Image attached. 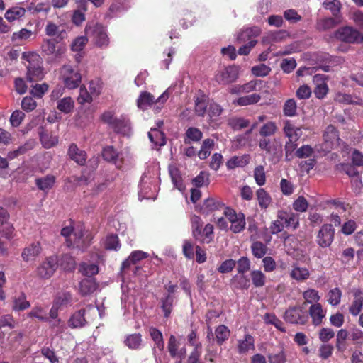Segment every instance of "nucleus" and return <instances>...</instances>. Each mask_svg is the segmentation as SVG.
Segmentation results:
<instances>
[{
  "label": "nucleus",
  "mask_w": 363,
  "mask_h": 363,
  "mask_svg": "<svg viewBox=\"0 0 363 363\" xmlns=\"http://www.w3.org/2000/svg\"><path fill=\"white\" fill-rule=\"evenodd\" d=\"M98 284L93 277H87L79 283V290L82 296H86L94 293L98 289Z\"/></svg>",
  "instance_id": "6ab92c4d"
},
{
  "label": "nucleus",
  "mask_w": 363,
  "mask_h": 363,
  "mask_svg": "<svg viewBox=\"0 0 363 363\" xmlns=\"http://www.w3.org/2000/svg\"><path fill=\"white\" fill-rule=\"evenodd\" d=\"M150 140L156 145L163 146L166 143L165 135L157 128H151L148 133Z\"/></svg>",
  "instance_id": "c9c22d12"
},
{
  "label": "nucleus",
  "mask_w": 363,
  "mask_h": 363,
  "mask_svg": "<svg viewBox=\"0 0 363 363\" xmlns=\"http://www.w3.org/2000/svg\"><path fill=\"white\" fill-rule=\"evenodd\" d=\"M111 128L118 133L128 135L130 132V122L125 116H121Z\"/></svg>",
  "instance_id": "393cba45"
},
{
  "label": "nucleus",
  "mask_w": 363,
  "mask_h": 363,
  "mask_svg": "<svg viewBox=\"0 0 363 363\" xmlns=\"http://www.w3.org/2000/svg\"><path fill=\"white\" fill-rule=\"evenodd\" d=\"M252 348H254V338L250 335L247 334L244 340L239 341L238 351L240 353H245Z\"/></svg>",
  "instance_id": "c03bdc74"
},
{
  "label": "nucleus",
  "mask_w": 363,
  "mask_h": 363,
  "mask_svg": "<svg viewBox=\"0 0 363 363\" xmlns=\"http://www.w3.org/2000/svg\"><path fill=\"white\" fill-rule=\"evenodd\" d=\"M85 310L80 309L74 313L70 318L68 322L69 327L72 328H82L86 323V319L84 318Z\"/></svg>",
  "instance_id": "cd10ccee"
},
{
  "label": "nucleus",
  "mask_w": 363,
  "mask_h": 363,
  "mask_svg": "<svg viewBox=\"0 0 363 363\" xmlns=\"http://www.w3.org/2000/svg\"><path fill=\"white\" fill-rule=\"evenodd\" d=\"M229 125L234 130H240L250 125V121L243 118H233L229 121Z\"/></svg>",
  "instance_id": "680f3d73"
},
{
  "label": "nucleus",
  "mask_w": 363,
  "mask_h": 363,
  "mask_svg": "<svg viewBox=\"0 0 363 363\" xmlns=\"http://www.w3.org/2000/svg\"><path fill=\"white\" fill-rule=\"evenodd\" d=\"M283 113L284 116L292 117L295 116L297 113V105L294 99H287L283 107Z\"/></svg>",
  "instance_id": "a18cd8bd"
},
{
  "label": "nucleus",
  "mask_w": 363,
  "mask_h": 363,
  "mask_svg": "<svg viewBox=\"0 0 363 363\" xmlns=\"http://www.w3.org/2000/svg\"><path fill=\"white\" fill-rule=\"evenodd\" d=\"M253 285L255 287H262L265 284V275L259 270H253L250 273Z\"/></svg>",
  "instance_id": "6e6d98bb"
},
{
  "label": "nucleus",
  "mask_w": 363,
  "mask_h": 363,
  "mask_svg": "<svg viewBox=\"0 0 363 363\" xmlns=\"http://www.w3.org/2000/svg\"><path fill=\"white\" fill-rule=\"evenodd\" d=\"M147 257V254L145 252L137 250L133 252L128 258H127L121 266V269L125 270L128 269L131 264H135L138 262L145 259Z\"/></svg>",
  "instance_id": "a878e982"
},
{
  "label": "nucleus",
  "mask_w": 363,
  "mask_h": 363,
  "mask_svg": "<svg viewBox=\"0 0 363 363\" xmlns=\"http://www.w3.org/2000/svg\"><path fill=\"white\" fill-rule=\"evenodd\" d=\"M186 138L184 143L190 144L191 142H199L203 138L202 132L197 128L190 127L185 133Z\"/></svg>",
  "instance_id": "e433bc0d"
},
{
  "label": "nucleus",
  "mask_w": 363,
  "mask_h": 363,
  "mask_svg": "<svg viewBox=\"0 0 363 363\" xmlns=\"http://www.w3.org/2000/svg\"><path fill=\"white\" fill-rule=\"evenodd\" d=\"M43 69L39 65H34L29 62L27 66V76L26 78L30 82L36 81L42 79Z\"/></svg>",
  "instance_id": "7c9ffc66"
},
{
  "label": "nucleus",
  "mask_w": 363,
  "mask_h": 363,
  "mask_svg": "<svg viewBox=\"0 0 363 363\" xmlns=\"http://www.w3.org/2000/svg\"><path fill=\"white\" fill-rule=\"evenodd\" d=\"M309 314L312 318L313 325L316 326L322 323L323 319L325 316V312L323 311L320 303L311 305L309 308Z\"/></svg>",
  "instance_id": "5701e85b"
},
{
  "label": "nucleus",
  "mask_w": 363,
  "mask_h": 363,
  "mask_svg": "<svg viewBox=\"0 0 363 363\" xmlns=\"http://www.w3.org/2000/svg\"><path fill=\"white\" fill-rule=\"evenodd\" d=\"M169 172L174 186L180 191H184L185 189V186L183 184L179 170L174 166H170Z\"/></svg>",
  "instance_id": "72a5a7b5"
},
{
  "label": "nucleus",
  "mask_w": 363,
  "mask_h": 363,
  "mask_svg": "<svg viewBox=\"0 0 363 363\" xmlns=\"http://www.w3.org/2000/svg\"><path fill=\"white\" fill-rule=\"evenodd\" d=\"M61 75L65 86L69 89L78 87L81 83V74L74 70L71 65H64L61 69Z\"/></svg>",
  "instance_id": "7ed1b4c3"
},
{
  "label": "nucleus",
  "mask_w": 363,
  "mask_h": 363,
  "mask_svg": "<svg viewBox=\"0 0 363 363\" xmlns=\"http://www.w3.org/2000/svg\"><path fill=\"white\" fill-rule=\"evenodd\" d=\"M283 131L285 135L288 138V140L298 141L302 135V132L300 128L294 126L289 121L284 122Z\"/></svg>",
  "instance_id": "412c9836"
},
{
  "label": "nucleus",
  "mask_w": 363,
  "mask_h": 363,
  "mask_svg": "<svg viewBox=\"0 0 363 363\" xmlns=\"http://www.w3.org/2000/svg\"><path fill=\"white\" fill-rule=\"evenodd\" d=\"M38 134L40 140L45 148H50L58 143L57 138L50 135L43 126L39 127Z\"/></svg>",
  "instance_id": "a211bd4d"
},
{
  "label": "nucleus",
  "mask_w": 363,
  "mask_h": 363,
  "mask_svg": "<svg viewBox=\"0 0 363 363\" xmlns=\"http://www.w3.org/2000/svg\"><path fill=\"white\" fill-rule=\"evenodd\" d=\"M26 10L22 7L15 6L9 9L5 13V18L9 21H18L25 15Z\"/></svg>",
  "instance_id": "4c0bfd02"
},
{
  "label": "nucleus",
  "mask_w": 363,
  "mask_h": 363,
  "mask_svg": "<svg viewBox=\"0 0 363 363\" xmlns=\"http://www.w3.org/2000/svg\"><path fill=\"white\" fill-rule=\"evenodd\" d=\"M277 141H273L267 138H262L259 142V147L261 150L269 154H275L277 152Z\"/></svg>",
  "instance_id": "a19ab883"
},
{
  "label": "nucleus",
  "mask_w": 363,
  "mask_h": 363,
  "mask_svg": "<svg viewBox=\"0 0 363 363\" xmlns=\"http://www.w3.org/2000/svg\"><path fill=\"white\" fill-rule=\"evenodd\" d=\"M85 30L87 35L89 32L92 31L94 40H95L96 44L99 46L101 47L108 45V35L103 28L98 26V24L96 25L94 29H92L91 26H86Z\"/></svg>",
  "instance_id": "9b49d317"
},
{
  "label": "nucleus",
  "mask_w": 363,
  "mask_h": 363,
  "mask_svg": "<svg viewBox=\"0 0 363 363\" xmlns=\"http://www.w3.org/2000/svg\"><path fill=\"white\" fill-rule=\"evenodd\" d=\"M256 196L261 208L266 209L272 203L271 196L262 188L256 191Z\"/></svg>",
  "instance_id": "f704fd0d"
},
{
  "label": "nucleus",
  "mask_w": 363,
  "mask_h": 363,
  "mask_svg": "<svg viewBox=\"0 0 363 363\" xmlns=\"http://www.w3.org/2000/svg\"><path fill=\"white\" fill-rule=\"evenodd\" d=\"M322 5L325 10L330 11L332 16L335 18V20L331 21L330 23H337L336 21L340 20V10L342 8V4L340 1L325 0Z\"/></svg>",
  "instance_id": "2eb2a0df"
},
{
  "label": "nucleus",
  "mask_w": 363,
  "mask_h": 363,
  "mask_svg": "<svg viewBox=\"0 0 363 363\" xmlns=\"http://www.w3.org/2000/svg\"><path fill=\"white\" fill-rule=\"evenodd\" d=\"M30 303L26 300V296L23 292L12 297V310L14 311H24L30 308Z\"/></svg>",
  "instance_id": "4be33fe9"
},
{
  "label": "nucleus",
  "mask_w": 363,
  "mask_h": 363,
  "mask_svg": "<svg viewBox=\"0 0 363 363\" xmlns=\"http://www.w3.org/2000/svg\"><path fill=\"white\" fill-rule=\"evenodd\" d=\"M41 251L40 244L38 242H33L23 250L21 257L26 262H33L40 255Z\"/></svg>",
  "instance_id": "f8f14e48"
},
{
  "label": "nucleus",
  "mask_w": 363,
  "mask_h": 363,
  "mask_svg": "<svg viewBox=\"0 0 363 363\" xmlns=\"http://www.w3.org/2000/svg\"><path fill=\"white\" fill-rule=\"evenodd\" d=\"M277 127L274 122L269 121L264 123L259 130V134L263 138L272 136L275 134Z\"/></svg>",
  "instance_id": "09e8293b"
},
{
  "label": "nucleus",
  "mask_w": 363,
  "mask_h": 363,
  "mask_svg": "<svg viewBox=\"0 0 363 363\" xmlns=\"http://www.w3.org/2000/svg\"><path fill=\"white\" fill-rule=\"evenodd\" d=\"M42 52L46 55H54L55 57H60L65 52L64 48H56L55 43L50 39L45 40L41 46Z\"/></svg>",
  "instance_id": "f3484780"
},
{
  "label": "nucleus",
  "mask_w": 363,
  "mask_h": 363,
  "mask_svg": "<svg viewBox=\"0 0 363 363\" xmlns=\"http://www.w3.org/2000/svg\"><path fill=\"white\" fill-rule=\"evenodd\" d=\"M260 33L261 29L259 26H253L240 31L237 35L236 40L238 43H243L244 45L238 49V54L240 55H248L257 42L255 38Z\"/></svg>",
  "instance_id": "f257e3e1"
},
{
  "label": "nucleus",
  "mask_w": 363,
  "mask_h": 363,
  "mask_svg": "<svg viewBox=\"0 0 363 363\" xmlns=\"http://www.w3.org/2000/svg\"><path fill=\"white\" fill-rule=\"evenodd\" d=\"M335 37L337 39L348 43H359L363 41V35H361L357 30L348 26L337 30Z\"/></svg>",
  "instance_id": "423d86ee"
},
{
  "label": "nucleus",
  "mask_w": 363,
  "mask_h": 363,
  "mask_svg": "<svg viewBox=\"0 0 363 363\" xmlns=\"http://www.w3.org/2000/svg\"><path fill=\"white\" fill-rule=\"evenodd\" d=\"M79 272L84 276L92 277L99 272V267L95 264L82 263L79 267Z\"/></svg>",
  "instance_id": "3c124183"
},
{
  "label": "nucleus",
  "mask_w": 363,
  "mask_h": 363,
  "mask_svg": "<svg viewBox=\"0 0 363 363\" xmlns=\"http://www.w3.org/2000/svg\"><path fill=\"white\" fill-rule=\"evenodd\" d=\"M260 99L261 96L259 94H252L238 98L236 101V104L241 106L251 105L257 103Z\"/></svg>",
  "instance_id": "de8ad7c7"
},
{
  "label": "nucleus",
  "mask_w": 363,
  "mask_h": 363,
  "mask_svg": "<svg viewBox=\"0 0 363 363\" xmlns=\"http://www.w3.org/2000/svg\"><path fill=\"white\" fill-rule=\"evenodd\" d=\"M323 138L328 146L330 147L339 145L340 140L337 130L332 125L326 128L323 134Z\"/></svg>",
  "instance_id": "dca6fc26"
},
{
  "label": "nucleus",
  "mask_w": 363,
  "mask_h": 363,
  "mask_svg": "<svg viewBox=\"0 0 363 363\" xmlns=\"http://www.w3.org/2000/svg\"><path fill=\"white\" fill-rule=\"evenodd\" d=\"M57 108L65 113H70L74 108V101L71 97H65L57 102Z\"/></svg>",
  "instance_id": "8fccbe9b"
},
{
  "label": "nucleus",
  "mask_w": 363,
  "mask_h": 363,
  "mask_svg": "<svg viewBox=\"0 0 363 363\" xmlns=\"http://www.w3.org/2000/svg\"><path fill=\"white\" fill-rule=\"evenodd\" d=\"M363 306V298L355 294L354 299L349 307V312L354 316H357L361 312Z\"/></svg>",
  "instance_id": "603ef678"
},
{
  "label": "nucleus",
  "mask_w": 363,
  "mask_h": 363,
  "mask_svg": "<svg viewBox=\"0 0 363 363\" xmlns=\"http://www.w3.org/2000/svg\"><path fill=\"white\" fill-rule=\"evenodd\" d=\"M104 247L108 250H118L121 247L119 239L117 235L111 234L108 235L104 242Z\"/></svg>",
  "instance_id": "49530a36"
},
{
  "label": "nucleus",
  "mask_w": 363,
  "mask_h": 363,
  "mask_svg": "<svg viewBox=\"0 0 363 363\" xmlns=\"http://www.w3.org/2000/svg\"><path fill=\"white\" fill-rule=\"evenodd\" d=\"M335 229L331 224H324L318 231L316 242L321 247H329L334 240Z\"/></svg>",
  "instance_id": "1a4fd4ad"
},
{
  "label": "nucleus",
  "mask_w": 363,
  "mask_h": 363,
  "mask_svg": "<svg viewBox=\"0 0 363 363\" xmlns=\"http://www.w3.org/2000/svg\"><path fill=\"white\" fill-rule=\"evenodd\" d=\"M74 242L68 239L67 240V245L69 247H75L77 249L84 252L90 245L91 238L90 235L85 236L82 228L74 229Z\"/></svg>",
  "instance_id": "6e6552de"
},
{
  "label": "nucleus",
  "mask_w": 363,
  "mask_h": 363,
  "mask_svg": "<svg viewBox=\"0 0 363 363\" xmlns=\"http://www.w3.org/2000/svg\"><path fill=\"white\" fill-rule=\"evenodd\" d=\"M61 265L68 271H72L75 268L76 262L72 255L69 254H64L60 259Z\"/></svg>",
  "instance_id": "052dcab7"
},
{
  "label": "nucleus",
  "mask_w": 363,
  "mask_h": 363,
  "mask_svg": "<svg viewBox=\"0 0 363 363\" xmlns=\"http://www.w3.org/2000/svg\"><path fill=\"white\" fill-rule=\"evenodd\" d=\"M58 267L56 256L47 257L36 269V274L40 279H50Z\"/></svg>",
  "instance_id": "20e7f679"
},
{
  "label": "nucleus",
  "mask_w": 363,
  "mask_h": 363,
  "mask_svg": "<svg viewBox=\"0 0 363 363\" xmlns=\"http://www.w3.org/2000/svg\"><path fill=\"white\" fill-rule=\"evenodd\" d=\"M224 207V204L214 198H208L206 199L201 208V212L203 214L208 215L213 211L220 210Z\"/></svg>",
  "instance_id": "aec40b11"
},
{
  "label": "nucleus",
  "mask_w": 363,
  "mask_h": 363,
  "mask_svg": "<svg viewBox=\"0 0 363 363\" xmlns=\"http://www.w3.org/2000/svg\"><path fill=\"white\" fill-rule=\"evenodd\" d=\"M350 339L357 345H363V331L359 328H352L350 333Z\"/></svg>",
  "instance_id": "774afa93"
},
{
  "label": "nucleus",
  "mask_w": 363,
  "mask_h": 363,
  "mask_svg": "<svg viewBox=\"0 0 363 363\" xmlns=\"http://www.w3.org/2000/svg\"><path fill=\"white\" fill-rule=\"evenodd\" d=\"M284 320L291 324L304 325L308 321L306 312L299 306L291 307L285 311Z\"/></svg>",
  "instance_id": "0eeeda50"
},
{
  "label": "nucleus",
  "mask_w": 363,
  "mask_h": 363,
  "mask_svg": "<svg viewBox=\"0 0 363 363\" xmlns=\"http://www.w3.org/2000/svg\"><path fill=\"white\" fill-rule=\"evenodd\" d=\"M247 163L245 157H233L227 162L226 166L228 169H234L236 167H244Z\"/></svg>",
  "instance_id": "338daca9"
},
{
  "label": "nucleus",
  "mask_w": 363,
  "mask_h": 363,
  "mask_svg": "<svg viewBox=\"0 0 363 363\" xmlns=\"http://www.w3.org/2000/svg\"><path fill=\"white\" fill-rule=\"evenodd\" d=\"M277 218L286 226H292L294 228H296L298 225V216L292 212L279 211Z\"/></svg>",
  "instance_id": "b1692460"
},
{
  "label": "nucleus",
  "mask_w": 363,
  "mask_h": 363,
  "mask_svg": "<svg viewBox=\"0 0 363 363\" xmlns=\"http://www.w3.org/2000/svg\"><path fill=\"white\" fill-rule=\"evenodd\" d=\"M125 345L131 350H137L140 347L142 343V337L140 333H134L129 335L126 337Z\"/></svg>",
  "instance_id": "58836bf2"
},
{
  "label": "nucleus",
  "mask_w": 363,
  "mask_h": 363,
  "mask_svg": "<svg viewBox=\"0 0 363 363\" xmlns=\"http://www.w3.org/2000/svg\"><path fill=\"white\" fill-rule=\"evenodd\" d=\"M222 112L223 108L219 104L211 103L208 105L207 113L211 121H216Z\"/></svg>",
  "instance_id": "5fc2aeb1"
},
{
  "label": "nucleus",
  "mask_w": 363,
  "mask_h": 363,
  "mask_svg": "<svg viewBox=\"0 0 363 363\" xmlns=\"http://www.w3.org/2000/svg\"><path fill=\"white\" fill-rule=\"evenodd\" d=\"M335 101L344 104L362 105L363 104V100L360 98L342 92H338L335 94Z\"/></svg>",
  "instance_id": "bb28decb"
},
{
  "label": "nucleus",
  "mask_w": 363,
  "mask_h": 363,
  "mask_svg": "<svg viewBox=\"0 0 363 363\" xmlns=\"http://www.w3.org/2000/svg\"><path fill=\"white\" fill-rule=\"evenodd\" d=\"M240 73L238 66L230 65L218 72L215 75V80L220 84L227 85L235 82Z\"/></svg>",
  "instance_id": "39448f33"
},
{
  "label": "nucleus",
  "mask_w": 363,
  "mask_h": 363,
  "mask_svg": "<svg viewBox=\"0 0 363 363\" xmlns=\"http://www.w3.org/2000/svg\"><path fill=\"white\" fill-rule=\"evenodd\" d=\"M36 142L33 139L28 140L23 145L19 146L16 150L10 152L9 157L11 159L18 157V155H23L28 151L32 150L35 146Z\"/></svg>",
  "instance_id": "2f4dec72"
},
{
  "label": "nucleus",
  "mask_w": 363,
  "mask_h": 363,
  "mask_svg": "<svg viewBox=\"0 0 363 363\" xmlns=\"http://www.w3.org/2000/svg\"><path fill=\"white\" fill-rule=\"evenodd\" d=\"M327 296L328 301L330 304L332 306H337L340 302L342 291L339 288H335L329 291Z\"/></svg>",
  "instance_id": "bf43d9fd"
},
{
  "label": "nucleus",
  "mask_w": 363,
  "mask_h": 363,
  "mask_svg": "<svg viewBox=\"0 0 363 363\" xmlns=\"http://www.w3.org/2000/svg\"><path fill=\"white\" fill-rule=\"evenodd\" d=\"M230 331L229 328L220 325L215 330L216 342L218 345H222L230 337Z\"/></svg>",
  "instance_id": "473e14b6"
},
{
  "label": "nucleus",
  "mask_w": 363,
  "mask_h": 363,
  "mask_svg": "<svg viewBox=\"0 0 363 363\" xmlns=\"http://www.w3.org/2000/svg\"><path fill=\"white\" fill-rule=\"evenodd\" d=\"M45 32L48 35L55 37L57 42L66 38L67 36L64 24H48Z\"/></svg>",
  "instance_id": "ddd939ff"
},
{
  "label": "nucleus",
  "mask_w": 363,
  "mask_h": 363,
  "mask_svg": "<svg viewBox=\"0 0 363 363\" xmlns=\"http://www.w3.org/2000/svg\"><path fill=\"white\" fill-rule=\"evenodd\" d=\"M238 219L231 222L230 230L234 233H238L243 230L245 226V218L243 213H238Z\"/></svg>",
  "instance_id": "4d7b16f0"
},
{
  "label": "nucleus",
  "mask_w": 363,
  "mask_h": 363,
  "mask_svg": "<svg viewBox=\"0 0 363 363\" xmlns=\"http://www.w3.org/2000/svg\"><path fill=\"white\" fill-rule=\"evenodd\" d=\"M252 255L256 258H262L267 254V247L260 241H255L251 245Z\"/></svg>",
  "instance_id": "79ce46f5"
},
{
  "label": "nucleus",
  "mask_w": 363,
  "mask_h": 363,
  "mask_svg": "<svg viewBox=\"0 0 363 363\" xmlns=\"http://www.w3.org/2000/svg\"><path fill=\"white\" fill-rule=\"evenodd\" d=\"M173 301L174 297L169 294L162 299V308L166 318H168L172 312Z\"/></svg>",
  "instance_id": "e2e57ef3"
},
{
  "label": "nucleus",
  "mask_w": 363,
  "mask_h": 363,
  "mask_svg": "<svg viewBox=\"0 0 363 363\" xmlns=\"http://www.w3.org/2000/svg\"><path fill=\"white\" fill-rule=\"evenodd\" d=\"M55 182V177L53 175L48 174L43 177L37 178L35 181L37 187L43 191H48L53 186Z\"/></svg>",
  "instance_id": "c756f323"
},
{
  "label": "nucleus",
  "mask_w": 363,
  "mask_h": 363,
  "mask_svg": "<svg viewBox=\"0 0 363 363\" xmlns=\"http://www.w3.org/2000/svg\"><path fill=\"white\" fill-rule=\"evenodd\" d=\"M309 274L308 269L298 266H294V268L290 273L291 277L297 281H303L307 279L309 277Z\"/></svg>",
  "instance_id": "ea45409f"
},
{
  "label": "nucleus",
  "mask_w": 363,
  "mask_h": 363,
  "mask_svg": "<svg viewBox=\"0 0 363 363\" xmlns=\"http://www.w3.org/2000/svg\"><path fill=\"white\" fill-rule=\"evenodd\" d=\"M194 111L198 116L203 117L207 112V107L208 104V97L203 94L196 96L195 100Z\"/></svg>",
  "instance_id": "c85d7f7f"
},
{
  "label": "nucleus",
  "mask_w": 363,
  "mask_h": 363,
  "mask_svg": "<svg viewBox=\"0 0 363 363\" xmlns=\"http://www.w3.org/2000/svg\"><path fill=\"white\" fill-rule=\"evenodd\" d=\"M169 95L164 92L157 99L149 92H142L137 100V104L140 109L145 110L149 106L155 105L157 109H160V106L163 105L167 100Z\"/></svg>",
  "instance_id": "f03ea898"
},
{
  "label": "nucleus",
  "mask_w": 363,
  "mask_h": 363,
  "mask_svg": "<svg viewBox=\"0 0 363 363\" xmlns=\"http://www.w3.org/2000/svg\"><path fill=\"white\" fill-rule=\"evenodd\" d=\"M150 335L155 342L156 347L160 351H162L164 347V342L162 333L155 328H150Z\"/></svg>",
  "instance_id": "37998d69"
},
{
  "label": "nucleus",
  "mask_w": 363,
  "mask_h": 363,
  "mask_svg": "<svg viewBox=\"0 0 363 363\" xmlns=\"http://www.w3.org/2000/svg\"><path fill=\"white\" fill-rule=\"evenodd\" d=\"M118 156L117 151L112 146H108L103 150L102 157L108 162L116 164Z\"/></svg>",
  "instance_id": "864d4df0"
},
{
  "label": "nucleus",
  "mask_w": 363,
  "mask_h": 363,
  "mask_svg": "<svg viewBox=\"0 0 363 363\" xmlns=\"http://www.w3.org/2000/svg\"><path fill=\"white\" fill-rule=\"evenodd\" d=\"M131 7L130 0H114L106 13L107 17L113 18L118 16Z\"/></svg>",
  "instance_id": "9d476101"
},
{
  "label": "nucleus",
  "mask_w": 363,
  "mask_h": 363,
  "mask_svg": "<svg viewBox=\"0 0 363 363\" xmlns=\"http://www.w3.org/2000/svg\"><path fill=\"white\" fill-rule=\"evenodd\" d=\"M254 178L259 186H263L266 182V175L264 167L257 166L254 169Z\"/></svg>",
  "instance_id": "0e129e2a"
},
{
  "label": "nucleus",
  "mask_w": 363,
  "mask_h": 363,
  "mask_svg": "<svg viewBox=\"0 0 363 363\" xmlns=\"http://www.w3.org/2000/svg\"><path fill=\"white\" fill-rule=\"evenodd\" d=\"M68 155L79 165H84L86 160L85 151L78 148L76 144L72 143L68 149Z\"/></svg>",
  "instance_id": "4468645a"
},
{
  "label": "nucleus",
  "mask_w": 363,
  "mask_h": 363,
  "mask_svg": "<svg viewBox=\"0 0 363 363\" xmlns=\"http://www.w3.org/2000/svg\"><path fill=\"white\" fill-rule=\"evenodd\" d=\"M257 83L254 81L245 84L241 86H234L230 89L231 94L248 93L255 89Z\"/></svg>",
  "instance_id": "13d9d810"
},
{
  "label": "nucleus",
  "mask_w": 363,
  "mask_h": 363,
  "mask_svg": "<svg viewBox=\"0 0 363 363\" xmlns=\"http://www.w3.org/2000/svg\"><path fill=\"white\" fill-rule=\"evenodd\" d=\"M179 342L174 335H171L168 340L167 349L172 357H177L179 354Z\"/></svg>",
  "instance_id": "69168bd1"
}]
</instances>
